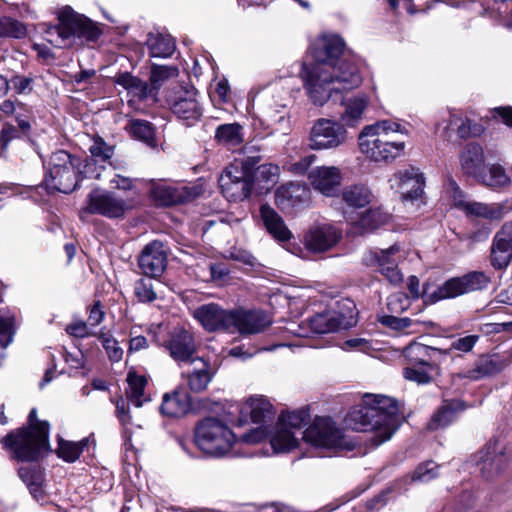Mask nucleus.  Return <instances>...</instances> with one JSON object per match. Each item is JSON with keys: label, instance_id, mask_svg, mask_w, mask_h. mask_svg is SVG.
<instances>
[{"label": "nucleus", "instance_id": "nucleus-16", "mask_svg": "<svg viewBox=\"0 0 512 512\" xmlns=\"http://www.w3.org/2000/svg\"><path fill=\"white\" fill-rule=\"evenodd\" d=\"M167 103L173 114L180 119L198 121L202 116L198 92L194 87L174 88L167 97Z\"/></svg>", "mask_w": 512, "mask_h": 512}, {"label": "nucleus", "instance_id": "nucleus-46", "mask_svg": "<svg viewBox=\"0 0 512 512\" xmlns=\"http://www.w3.org/2000/svg\"><path fill=\"white\" fill-rule=\"evenodd\" d=\"M512 260V248L492 240L490 249L491 265L498 269H505Z\"/></svg>", "mask_w": 512, "mask_h": 512}, {"label": "nucleus", "instance_id": "nucleus-19", "mask_svg": "<svg viewBox=\"0 0 512 512\" xmlns=\"http://www.w3.org/2000/svg\"><path fill=\"white\" fill-rule=\"evenodd\" d=\"M89 151L91 158L86 159L79 173L84 178L102 179L107 169L104 165H98V162H108L114 155V146L107 144L100 136H94Z\"/></svg>", "mask_w": 512, "mask_h": 512}, {"label": "nucleus", "instance_id": "nucleus-35", "mask_svg": "<svg viewBox=\"0 0 512 512\" xmlns=\"http://www.w3.org/2000/svg\"><path fill=\"white\" fill-rule=\"evenodd\" d=\"M191 362L195 364V367L187 375L188 386L193 392H202L212 380L210 365L199 357Z\"/></svg>", "mask_w": 512, "mask_h": 512}, {"label": "nucleus", "instance_id": "nucleus-55", "mask_svg": "<svg viewBox=\"0 0 512 512\" xmlns=\"http://www.w3.org/2000/svg\"><path fill=\"white\" fill-rule=\"evenodd\" d=\"M135 294L141 302H152L157 295L150 279H140L135 283Z\"/></svg>", "mask_w": 512, "mask_h": 512}, {"label": "nucleus", "instance_id": "nucleus-23", "mask_svg": "<svg viewBox=\"0 0 512 512\" xmlns=\"http://www.w3.org/2000/svg\"><path fill=\"white\" fill-rule=\"evenodd\" d=\"M270 317L263 311H233V326L240 334H256L271 324Z\"/></svg>", "mask_w": 512, "mask_h": 512}, {"label": "nucleus", "instance_id": "nucleus-58", "mask_svg": "<svg viewBox=\"0 0 512 512\" xmlns=\"http://www.w3.org/2000/svg\"><path fill=\"white\" fill-rule=\"evenodd\" d=\"M417 365H413L412 367H407L403 371V375L407 380L414 381L418 384H426L431 381V376L424 369L425 366L416 367Z\"/></svg>", "mask_w": 512, "mask_h": 512}, {"label": "nucleus", "instance_id": "nucleus-37", "mask_svg": "<svg viewBox=\"0 0 512 512\" xmlns=\"http://www.w3.org/2000/svg\"><path fill=\"white\" fill-rule=\"evenodd\" d=\"M463 409L464 406L461 401H444L443 405L432 417L429 423V428L431 430H437L439 428H444L448 426L450 423L454 421L456 412L461 411Z\"/></svg>", "mask_w": 512, "mask_h": 512}, {"label": "nucleus", "instance_id": "nucleus-28", "mask_svg": "<svg viewBox=\"0 0 512 512\" xmlns=\"http://www.w3.org/2000/svg\"><path fill=\"white\" fill-rule=\"evenodd\" d=\"M191 410L190 396L185 391L166 393L160 406L162 415L169 418H178L186 415Z\"/></svg>", "mask_w": 512, "mask_h": 512}, {"label": "nucleus", "instance_id": "nucleus-53", "mask_svg": "<svg viewBox=\"0 0 512 512\" xmlns=\"http://www.w3.org/2000/svg\"><path fill=\"white\" fill-rule=\"evenodd\" d=\"M438 475V466L433 461H427L417 466L412 474V481L429 482Z\"/></svg>", "mask_w": 512, "mask_h": 512}, {"label": "nucleus", "instance_id": "nucleus-33", "mask_svg": "<svg viewBox=\"0 0 512 512\" xmlns=\"http://www.w3.org/2000/svg\"><path fill=\"white\" fill-rule=\"evenodd\" d=\"M262 221L269 232L278 241H287L291 238V232L285 225L281 216L269 205L260 207Z\"/></svg>", "mask_w": 512, "mask_h": 512}, {"label": "nucleus", "instance_id": "nucleus-31", "mask_svg": "<svg viewBox=\"0 0 512 512\" xmlns=\"http://www.w3.org/2000/svg\"><path fill=\"white\" fill-rule=\"evenodd\" d=\"M352 323L337 313L317 314L309 319V326L315 334H325L347 329Z\"/></svg>", "mask_w": 512, "mask_h": 512}, {"label": "nucleus", "instance_id": "nucleus-21", "mask_svg": "<svg viewBox=\"0 0 512 512\" xmlns=\"http://www.w3.org/2000/svg\"><path fill=\"white\" fill-rule=\"evenodd\" d=\"M341 232L330 224H318L311 227L304 236L305 247L315 253L333 248L340 240Z\"/></svg>", "mask_w": 512, "mask_h": 512}, {"label": "nucleus", "instance_id": "nucleus-11", "mask_svg": "<svg viewBox=\"0 0 512 512\" xmlns=\"http://www.w3.org/2000/svg\"><path fill=\"white\" fill-rule=\"evenodd\" d=\"M203 193L199 184L172 185L164 181L150 180L149 195L157 206L183 204L198 198Z\"/></svg>", "mask_w": 512, "mask_h": 512}, {"label": "nucleus", "instance_id": "nucleus-3", "mask_svg": "<svg viewBox=\"0 0 512 512\" xmlns=\"http://www.w3.org/2000/svg\"><path fill=\"white\" fill-rule=\"evenodd\" d=\"M403 135H407V130L391 120L367 125L358 136L360 152L371 161L390 163L404 154L406 144L399 138Z\"/></svg>", "mask_w": 512, "mask_h": 512}, {"label": "nucleus", "instance_id": "nucleus-43", "mask_svg": "<svg viewBox=\"0 0 512 512\" xmlns=\"http://www.w3.org/2000/svg\"><path fill=\"white\" fill-rule=\"evenodd\" d=\"M372 197L371 191L364 185H351L342 192L344 202L354 208H361L369 204Z\"/></svg>", "mask_w": 512, "mask_h": 512}, {"label": "nucleus", "instance_id": "nucleus-39", "mask_svg": "<svg viewBox=\"0 0 512 512\" xmlns=\"http://www.w3.org/2000/svg\"><path fill=\"white\" fill-rule=\"evenodd\" d=\"M344 111L341 113L342 122L350 127L355 126L362 118L363 112L367 106V98L364 96H355L343 102Z\"/></svg>", "mask_w": 512, "mask_h": 512}, {"label": "nucleus", "instance_id": "nucleus-40", "mask_svg": "<svg viewBox=\"0 0 512 512\" xmlns=\"http://www.w3.org/2000/svg\"><path fill=\"white\" fill-rule=\"evenodd\" d=\"M270 443L275 452L281 453L289 452L296 448L299 444V440L294 431L278 423L276 432L271 437Z\"/></svg>", "mask_w": 512, "mask_h": 512}, {"label": "nucleus", "instance_id": "nucleus-8", "mask_svg": "<svg viewBox=\"0 0 512 512\" xmlns=\"http://www.w3.org/2000/svg\"><path fill=\"white\" fill-rule=\"evenodd\" d=\"M302 439L316 448L334 452L352 450L354 447L330 417H316L302 433Z\"/></svg>", "mask_w": 512, "mask_h": 512}, {"label": "nucleus", "instance_id": "nucleus-44", "mask_svg": "<svg viewBox=\"0 0 512 512\" xmlns=\"http://www.w3.org/2000/svg\"><path fill=\"white\" fill-rule=\"evenodd\" d=\"M215 139L228 147L238 146L243 142L242 126L238 123L222 124L215 131Z\"/></svg>", "mask_w": 512, "mask_h": 512}, {"label": "nucleus", "instance_id": "nucleus-13", "mask_svg": "<svg viewBox=\"0 0 512 512\" xmlns=\"http://www.w3.org/2000/svg\"><path fill=\"white\" fill-rule=\"evenodd\" d=\"M131 207V203L113 192L94 189L88 194L86 206L82 208L81 215L99 214L107 218H120Z\"/></svg>", "mask_w": 512, "mask_h": 512}, {"label": "nucleus", "instance_id": "nucleus-2", "mask_svg": "<svg viewBox=\"0 0 512 512\" xmlns=\"http://www.w3.org/2000/svg\"><path fill=\"white\" fill-rule=\"evenodd\" d=\"M346 423L353 430L372 433L369 441L377 447L388 441L398 429L399 403L384 395L367 394L362 404L348 413Z\"/></svg>", "mask_w": 512, "mask_h": 512}, {"label": "nucleus", "instance_id": "nucleus-25", "mask_svg": "<svg viewBox=\"0 0 512 512\" xmlns=\"http://www.w3.org/2000/svg\"><path fill=\"white\" fill-rule=\"evenodd\" d=\"M398 179V189L403 202H413L421 198L424 193V177L415 168L407 169L395 175Z\"/></svg>", "mask_w": 512, "mask_h": 512}, {"label": "nucleus", "instance_id": "nucleus-38", "mask_svg": "<svg viewBox=\"0 0 512 512\" xmlns=\"http://www.w3.org/2000/svg\"><path fill=\"white\" fill-rule=\"evenodd\" d=\"M278 174L279 167L277 165H258L257 163L252 170L253 187L258 186L260 190H270L277 182Z\"/></svg>", "mask_w": 512, "mask_h": 512}, {"label": "nucleus", "instance_id": "nucleus-41", "mask_svg": "<svg viewBox=\"0 0 512 512\" xmlns=\"http://www.w3.org/2000/svg\"><path fill=\"white\" fill-rule=\"evenodd\" d=\"M128 389L126 390L127 399L136 407H141L149 398L145 397L144 389L147 380L144 376H139L129 372L127 376Z\"/></svg>", "mask_w": 512, "mask_h": 512}, {"label": "nucleus", "instance_id": "nucleus-47", "mask_svg": "<svg viewBox=\"0 0 512 512\" xmlns=\"http://www.w3.org/2000/svg\"><path fill=\"white\" fill-rule=\"evenodd\" d=\"M87 443V439H83L79 442L59 439V445L57 448L58 456L66 462H75L81 455L83 448L87 445Z\"/></svg>", "mask_w": 512, "mask_h": 512}, {"label": "nucleus", "instance_id": "nucleus-4", "mask_svg": "<svg viewBox=\"0 0 512 512\" xmlns=\"http://www.w3.org/2000/svg\"><path fill=\"white\" fill-rule=\"evenodd\" d=\"M58 20V25L50 26L45 31L46 41L57 48L94 41L100 35V30L88 18L77 14L70 7L61 9Z\"/></svg>", "mask_w": 512, "mask_h": 512}, {"label": "nucleus", "instance_id": "nucleus-51", "mask_svg": "<svg viewBox=\"0 0 512 512\" xmlns=\"http://www.w3.org/2000/svg\"><path fill=\"white\" fill-rule=\"evenodd\" d=\"M26 28L19 21L9 18L0 17V36L21 38L25 36Z\"/></svg>", "mask_w": 512, "mask_h": 512}, {"label": "nucleus", "instance_id": "nucleus-52", "mask_svg": "<svg viewBox=\"0 0 512 512\" xmlns=\"http://www.w3.org/2000/svg\"><path fill=\"white\" fill-rule=\"evenodd\" d=\"M177 74L178 69L176 67L154 65L151 68L150 81L153 88L158 89L165 80L175 77Z\"/></svg>", "mask_w": 512, "mask_h": 512}, {"label": "nucleus", "instance_id": "nucleus-15", "mask_svg": "<svg viewBox=\"0 0 512 512\" xmlns=\"http://www.w3.org/2000/svg\"><path fill=\"white\" fill-rule=\"evenodd\" d=\"M347 131L343 124L330 119H318L310 131L309 147L313 150L334 149L344 144Z\"/></svg>", "mask_w": 512, "mask_h": 512}, {"label": "nucleus", "instance_id": "nucleus-64", "mask_svg": "<svg viewBox=\"0 0 512 512\" xmlns=\"http://www.w3.org/2000/svg\"><path fill=\"white\" fill-rule=\"evenodd\" d=\"M19 477L27 486L36 482V476L43 478L42 472L36 467L23 466L18 470Z\"/></svg>", "mask_w": 512, "mask_h": 512}, {"label": "nucleus", "instance_id": "nucleus-32", "mask_svg": "<svg viewBox=\"0 0 512 512\" xmlns=\"http://www.w3.org/2000/svg\"><path fill=\"white\" fill-rule=\"evenodd\" d=\"M460 163L465 174L479 179L484 169L482 147L476 143L467 144L460 155Z\"/></svg>", "mask_w": 512, "mask_h": 512}, {"label": "nucleus", "instance_id": "nucleus-48", "mask_svg": "<svg viewBox=\"0 0 512 512\" xmlns=\"http://www.w3.org/2000/svg\"><path fill=\"white\" fill-rule=\"evenodd\" d=\"M478 180L494 189L504 187L510 182V178L507 176L504 168L499 165L491 166L488 173H482Z\"/></svg>", "mask_w": 512, "mask_h": 512}, {"label": "nucleus", "instance_id": "nucleus-17", "mask_svg": "<svg viewBox=\"0 0 512 512\" xmlns=\"http://www.w3.org/2000/svg\"><path fill=\"white\" fill-rule=\"evenodd\" d=\"M171 358L177 363L191 362L197 351V344L191 331L182 326L174 327L163 343Z\"/></svg>", "mask_w": 512, "mask_h": 512}, {"label": "nucleus", "instance_id": "nucleus-63", "mask_svg": "<svg viewBox=\"0 0 512 512\" xmlns=\"http://www.w3.org/2000/svg\"><path fill=\"white\" fill-rule=\"evenodd\" d=\"M446 191L452 197L454 205L460 208H464V204L468 201L464 200V195L457 183L453 179H449L446 184Z\"/></svg>", "mask_w": 512, "mask_h": 512}, {"label": "nucleus", "instance_id": "nucleus-30", "mask_svg": "<svg viewBox=\"0 0 512 512\" xmlns=\"http://www.w3.org/2000/svg\"><path fill=\"white\" fill-rule=\"evenodd\" d=\"M505 366V359L497 354L482 355L475 362L474 368L467 371L465 377L478 380L501 372Z\"/></svg>", "mask_w": 512, "mask_h": 512}, {"label": "nucleus", "instance_id": "nucleus-62", "mask_svg": "<svg viewBox=\"0 0 512 512\" xmlns=\"http://www.w3.org/2000/svg\"><path fill=\"white\" fill-rule=\"evenodd\" d=\"M66 332L74 337L79 338L95 335L89 330L88 324L83 321H76L67 325Z\"/></svg>", "mask_w": 512, "mask_h": 512}, {"label": "nucleus", "instance_id": "nucleus-60", "mask_svg": "<svg viewBox=\"0 0 512 512\" xmlns=\"http://www.w3.org/2000/svg\"><path fill=\"white\" fill-rule=\"evenodd\" d=\"M19 137V131L16 127L11 124H5L0 132V155L4 156V153L11 140Z\"/></svg>", "mask_w": 512, "mask_h": 512}, {"label": "nucleus", "instance_id": "nucleus-57", "mask_svg": "<svg viewBox=\"0 0 512 512\" xmlns=\"http://www.w3.org/2000/svg\"><path fill=\"white\" fill-rule=\"evenodd\" d=\"M479 335H467L464 337H459L452 341L450 348L448 350V354L451 350L460 351L463 353H468L472 351L476 343L479 341Z\"/></svg>", "mask_w": 512, "mask_h": 512}, {"label": "nucleus", "instance_id": "nucleus-1", "mask_svg": "<svg viewBox=\"0 0 512 512\" xmlns=\"http://www.w3.org/2000/svg\"><path fill=\"white\" fill-rule=\"evenodd\" d=\"M344 46L339 36H324L313 47L315 63L311 67L302 64L301 77L315 105L321 106L333 93L352 90L362 82L357 67L341 58Z\"/></svg>", "mask_w": 512, "mask_h": 512}, {"label": "nucleus", "instance_id": "nucleus-26", "mask_svg": "<svg viewBox=\"0 0 512 512\" xmlns=\"http://www.w3.org/2000/svg\"><path fill=\"white\" fill-rule=\"evenodd\" d=\"M463 211L468 216L481 217L490 221H499L512 211V200L490 204L468 201L464 204Z\"/></svg>", "mask_w": 512, "mask_h": 512}, {"label": "nucleus", "instance_id": "nucleus-18", "mask_svg": "<svg viewBox=\"0 0 512 512\" xmlns=\"http://www.w3.org/2000/svg\"><path fill=\"white\" fill-rule=\"evenodd\" d=\"M193 317L208 332L226 331L233 326V311L226 310L217 303L200 305L194 309Z\"/></svg>", "mask_w": 512, "mask_h": 512}, {"label": "nucleus", "instance_id": "nucleus-24", "mask_svg": "<svg viewBox=\"0 0 512 512\" xmlns=\"http://www.w3.org/2000/svg\"><path fill=\"white\" fill-rule=\"evenodd\" d=\"M404 355L412 365L433 368L444 361L448 350L430 347L421 343H411L404 349Z\"/></svg>", "mask_w": 512, "mask_h": 512}, {"label": "nucleus", "instance_id": "nucleus-10", "mask_svg": "<svg viewBox=\"0 0 512 512\" xmlns=\"http://www.w3.org/2000/svg\"><path fill=\"white\" fill-rule=\"evenodd\" d=\"M488 282L489 280L483 272H471L462 277L447 280L433 292H429V286L425 285L423 297L427 302L435 303L482 289L487 286Z\"/></svg>", "mask_w": 512, "mask_h": 512}, {"label": "nucleus", "instance_id": "nucleus-50", "mask_svg": "<svg viewBox=\"0 0 512 512\" xmlns=\"http://www.w3.org/2000/svg\"><path fill=\"white\" fill-rule=\"evenodd\" d=\"M14 315L10 311L0 310V345L6 348L13 340Z\"/></svg>", "mask_w": 512, "mask_h": 512}, {"label": "nucleus", "instance_id": "nucleus-20", "mask_svg": "<svg viewBox=\"0 0 512 512\" xmlns=\"http://www.w3.org/2000/svg\"><path fill=\"white\" fill-rule=\"evenodd\" d=\"M138 265L142 273L150 278L160 276L167 266V253L160 241L147 244L138 258Z\"/></svg>", "mask_w": 512, "mask_h": 512}, {"label": "nucleus", "instance_id": "nucleus-22", "mask_svg": "<svg viewBox=\"0 0 512 512\" xmlns=\"http://www.w3.org/2000/svg\"><path fill=\"white\" fill-rule=\"evenodd\" d=\"M341 179L340 169L335 166L316 167L309 173V180L313 188L328 197L336 196L339 193Z\"/></svg>", "mask_w": 512, "mask_h": 512}, {"label": "nucleus", "instance_id": "nucleus-27", "mask_svg": "<svg viewBox=\"0 0 512 512\" xmlns=\"http://www.w3.org/2000/svg\"><path fill=\"white\" fill-rule=\"evenodd\" d=\"M242 420L248 417L253 423H265L274 418L275 411L271 403L264 397H251L240 407Z\"/></svg>", "mask_w": 512, "mask_h": 512}, {"label": "nucleus", "instance_id": "nucleus-34", "mask_svg": "<svg viewBox=\"0 0 512 512\" xmlns=\"http://www.w3.org/2000/svg\"><path fill=\"white\" fill-rule=\"evenodd\" d=\"M390 220V215L380 207L368 209L363 212L359 219L354 222V233L363 234L373 232L379 227L385 225Z\"/></svg>", "mask_w": 512, "mask_h": 512}, {"label": "nucleus", "instance_id": "nucleus-6", "mask_svg": "<svg viewBox=\"0 0 512 512\" xmlns=\"http://www.w3.org/2000/svg\"><path fill=\"white\" fill-rule=\"evenodd\" d=\"M235 440L232 430L218 418L207 417L195 428L194 443L208 456H225L231 451Z\"/></svg>", "mask_w": 512, "mask_h": 512}, {"label": "nucleus", "instance_id": "nucleus-59", "mask_svg": "<svg viewBox=\"0 0 512 512\" xmlns=\"http://www.w3.org/2000/svg\"><path fill=\"white\" fill-rule=\"evenodd\" d=\"M380 323L396 331H403L411 326L412 320L408 317L398 318L392 315H384L379 319Z\"/></svg>", "mask_w": 512, "mask_h": 512}, {"label": "nucleus", "instance_id": "nucleus-61", "mask_svg": "<svg viewBox=\"0 0 512 512\" xmlns=\"http://www.w3.org/2000/svg\"><path fill=\"white\" fill-rule=\"evenodd\" d=\"M493 240L512 248V220L505 222L495 233Z\"/></svg>", "mask_w": 512, "mask_h": 512}, {"label": "nucleus", "instance_id": "nucleus-54", "mask_svg": "<svg viewBox=\"0 0 512 512\" xmlns=\"http://www.w3.org/2000/svg\"><path fill=\"white\" fill-rule=\"evenodd\" d=\"M98 338L101 341L103 347L105 348L108 357L111 361L117 362L121 360L123 350L122 348L119 347L116 339H114L111 335L106 333L99 334Z\"/></svg>", "mask_w": 512, "mask_h": 512}, {"label": "nucleus", "instance_id": "nucleus-42", "mask_svg": "<svg viewBox=\"0 0 512 512\" xmlns=\"http://www.w3.org/2000/svg\"><path fill=\"white\" fill-rule=\"evenodd\" d=\"M147 45L151 57H169L175 50V42L169 35L149 34Z\"/></svg>", "mask_w": 512, "mask_h": 512}, {"label": "nucleus", "instance_id": "nucleus-45", "mask_svg": "<svg viewBox=\"0 0 512 512\" xmlns=\"http://www.w3.org/2000/svg\"><path fill=\"white\" fill-rule=\"evenodd\" d=\"M126 129L135 139L143 141L151 146L155 145V131L150 122L141 119H132L129 121Z\"/></svg>", "mask_w": 512, "mask_h": 512}, {"label": "nucleus", "instance_id": "nucleus-56", "mask_svg": "<svg viewBox=\"0 0 512 512\" xmlns=\"http://www.w3.org/2000/svg\"><path fill=\"white\" fill-rule=\"evenodd\" d=\"M387 306L392 313H403L410 306L409 297L403 292L394 293L388 298Z\"/></svg>", "mask_w": 512, "mask_h": 512}, {"label": "nucleus", "instance_id": "nucleus-29", "mask_svg": "<svg viewBox=\"0 0 512 512\" xmlns=\"http://www.w3.org/2000/svg\"><path fill=\"white\" fill-rule=\"evenodd\" d=\"M307 198V191L299 183L290 182L280 186L275 192V203L283 211L290 210Z\"/></svg>", "mask_w": 512, "mask_h": 512}, {"label": "nucleus", "instance_id": "nucleus-14", "mask_svg": "<svg viewBox=\"0 0 512 512\" xmlns=\"http://www.w3.org/2000/svg\"><path fill=\"white\" fill-rule=\"evenodd\" d=\"M508 462L506 445L497 439H491L478 453L477 466L486 480L498 477L506 469Z\"/></svg>", "mask_w": 512, "mask_h": 512}, {"label": "nucleus", "instance_id": "nucleus-7", "mask_svg": "<svg viewBox=\"0 0 512 512\" xmlns=\"http://www.w3.org/2000/svg\"><path fill=\"white\" fill-rule=\"evenodd\" d=\"M259 161V156L236 159L225 168L219 178V185L224 197L235 202L250 197L253 189L252 170Z\"/></svg>", "mask_w": 512, "mask_h": 512}, {"label": "nucleus", "instance_id": "nucleus-12", "mask_svg": "<svg viewBox=\"0 0 512 512\" xmlns=\"http://www.w3.org/2000/svg\"><path fill=\"white\" fill-rule=\"evenodd\" d=\"M404 258L401 248L394 244L387 249H369L362 255V263L367 267H377L387 280L397 285L403 281V274L398 269V263Z\"/></svg>", "mask_w": 512, "mask_h": 512}, {"label": "nucleus", "instance_id": "nucleus-49", "mask_svg": "<svg viewBox=\"0 0 512 512\" xmlns=\"http://www.w3.org/2000/svg\"><path fill=\"white\" fill-rule=\"evenodd\" d=\"M310 421L309 411L305 408L282 414L279 423L290 430H300Z\"/></svg>", "mask_w": 512, "mask_h": 512}, {"label": "nucleus", "instance_id": "nucleus-9", "mask_svg": "<svg viewBox=\"0 0 512 512\" xmlns=\"http://www.w3.org/2000/svg\"><path fill=\"white\" fill-rule=\"evenodd\" d=\"M79 160L66 151L53 153L49 161L48 173L45 176V186L49 191L71 193L78 185L76 168Z\"/></svg>", "mask_w": 512, "mask_h": 512}, {"label": "nucleus", "instance_id": "nucleus-36", "mask_svg": "<svg viewBox=\"0 0 512 512\" xmlns=\"http://www.w3.org/2000/svg\"><path fill=\"white\" fill-rule=\"evenodd\" d=\"M452 126L457 127L458 136L462 139H466L471 136H478L482 132L480 125L472 124L468 118H463L456 114H450L448 124L443 128L442 137L445 139L450 138L449 129Z\"/></svg>", "mask_w": 512, "mask_h": 512}, {"label": "nucleus", "instance_id": "nucleus-5", "mask_svg": "<svg viewBox=\"0 0 512 512\" xmlns=\"http://www.w3.org/2000/svg\"><path fill=\"white\" fill-rule=\"evenodd\" d=\"M29 427L9 433L3 443L12 450L20 461H35L48 448L49 424L37 420V411L33 408L28 416Z\"/></svg>", "mask_w": 512, "mask_h": 512}]
</instances>
